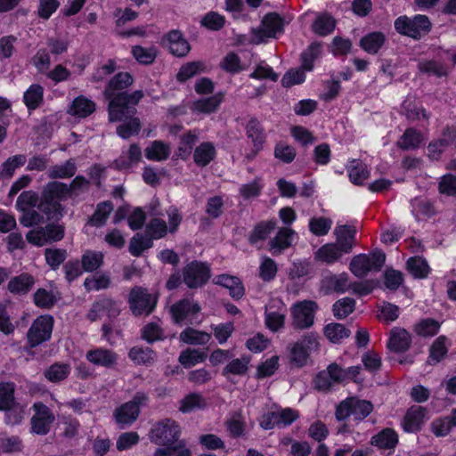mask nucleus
Instances as JSON below:
<instances>
[{
	"instance_id": "obj_21",
	"label": "nucleus",
	"mask_w": 456,
	"mask_h": 456,
	"mask_svg": "<svg viewBox=\"0 0 456 456\" xmlns=\"http://www.w3.org/2000/svg\"><path fill=\"white\" fill-rule=\"evenodd\" d=\"M86 358L92 364L105 368H112L116 365L118 361V355L111 350L96 347L89 350Z\"/></svg>"
},
{
	"instance_id": "obj_18",
	"label": "nucleus",
	"mask_w": 456,
	"mask_h": 456,
	"mask_svg": "<svg viewBox=\"0 0 456 456\" xmlns=\"http://www.w3.org/2000/svg\"><path fill=\"white\" fill-rule=\"evenodd\" d=\"M456 142V127H446L440 137L428 145L429 157L437 159L442 152Z\"/></svg>"
},
{
	"instance_id": "obj_39",
	"label": "nucleus",
	"mask_w": 456,
	"mask_h": 456,
	"mask_svg": "<svg viewBox=\"0 0 456 456\" xmlns=\"http://www.w3.org/2000/svg\"><path fill=\"white\" fill-rule=\"evenodd\" d=\"M70 365L56 362L52 364L45 371V377L50 382H60L68 378L70 373Z\"/></svg>"
},
{
	"instance_id": "obj_13",
	"label": "nucleus",
	"mask_w": 456,
	"mask_h": 456,
	"mask_svg": "<svg viewBox=\"0 0 456 456\" xmlns=\"http://www.w3.org/2000/svg\"><path fill=\"white\" fill-rule=\"evenodd\" d=\"M287 307L278 297L272 298L265 306V322L266 327L273 331H279L284 327Z\"/></svg>"
},
{
	"instance_id": "obj_12",
	"label": "nucleus",
	"mask_w": 456,
	"mask_h": 456,
	"mask_svg": "<svg viewBox=\"0 0 456 456\" xmlns=\"http://www.w3.org/2000/svg\"><path fill=\"white\" fill-rule=\"evenodd\" d=\"M147 399L143 393H137L130 402L118 407L114 412L118 424L125 426L135 421L140 413V407L146 403Z\"/></svg>"
},
{
	"instance_id": "obj_61",
	"label": "nucleus",
	"mask_w": 456,
	"mask_h": 456,
	"mask_svg": "<svg viewBox=\"0 0 456 456\" xmlns=\"http://www.w3.org/2000/svg\"><path fill=\"white\" fill-rule=\"evenodd\" d=\"M264 184L261 179L256 178L254 181L242 184L240 187V194L244 200H249L260 195Z\"/></svg>"
},
{
	"instance_id": "obj_27",
	"label": "nucleus",
	"mask_w": 456,
	"mask_h": 456,
	"mask_svg": "<svg viewBox=\"0 0 456 456\" xmlns=\"http://www.w3.org/2000/svg\"><path fill=\"white\" fill-rule=\"evenodd\" d=\"M214 282L228 289L230 295L234 298H240L244 295V287L236 276L221 274L214 278Z\"/></svg>"
},
{
	"instance_id": "obj_26",
	"label": "nucleus",
	"mask_w": 456,
	"mask_h": 456,
	"mask_svg": "<svg viewBox=\"0 0 456 456\" xmlns=\"http://www.w3.org/2000/svg\"><path fill=\"white\" fill-rule=\"evenodd\" d=\"M224 94L217 93L210 97L195 101L191 105L194 112L209 114L216 111L224 100Z\"/></svg>"
},
{
	"instance_id": "obj_15",
	"label": "nucleus",
	"mask_w": 456,
	"mask_h": 456,
	"mask_svg": "<svg viewBox=\"0 0 456 456\" xmlns=\"http://www.w3.org/2000/svg\"><path fill=\"white\" fill-rule=\"evenodd\" d=\"M209 277V269L202 263L191 262L183 270V281L189 288L202 286Z\"/></svg>"
},
{
	"instance_id": "obj_57",
	"label": "nucleus",
	"mask_w": 456,
	"mask_h": 456,
	"mask_svg": "<svg viewBox=\"0 0 456 456\" xmlns=\"http://www.w3.org/2000/svg\"><path fill=\"white\" fill-rule=\"evenodd\" d=\"M44 89L39 85H32L24 94V102L28 109H36L43 100Z\"/></svg>"
},
{
	"instance_id": "obj_38",
	"label": "nucleus",
	"mask_w": 456,
	"mask_h": 456,
	"mask_svg": "<svg viewBox=\"0 0 456 456\" xmlns=\"http://www.w3.org/2000/svg\"><path fill=\"white\" fill-rule=\"evenodd\" d=\"M423 137L420 132L409 128L397 141V145L403 150H413L422 142Z\"/></svg>"
},
{
	"instance_id": "obj_24",
	"label": "nucleus",
	"mask_w": 456,
	"mask_h": 456,
	"mask_svg": "<svg viewBox=\"0 0 456 456\" xmlns=\"http://www.w3.org/2000/svg\"><path fill=\"white\" fill-rule=\"evenodd\" d=\"M334 233L336 236V244H338L344 253H349L354 244L356 229L349 225H338L334 230Z\"/></svg>"
},
{
	"instance_id": "obj_1",
	"label": "nucleus",
	"mask_w": 456,
	"mask_h": 456,
	"mask_svg": "<svg viewBox=\"0 0 456 456\" xmlns=\"http://www.w3.org/2000/svg\"><path fill=\"white\" fill-rule=\"evenodd\" d=\"M133 82V77L129 73L120 72L105 87L104 95L109 100V118L111 122L124 120L135 114V105L144 95L142 91L137 90L132 94L118 92L130 86Z\"/></svg>"
},
{
	"instance_id": "obj_59",
	"label": "nucleus",
	"mask_w": 456,
	"mask_h": 456,
	"mask_svg": "<svg viewBox=\"0 0 456 456\" xmlns=\"http://www.w3.org/2000/svg\"><path fill=\"white\" fill-rule=\"evenodd\" d=\"M355 306V301L351 297H344L338 300L333 305V313L338 319L346 318L353 313Z\"/></svg>"
},
{
	"instance_id": "obj_4",
	"label": "nucleus",
	"mask_w": 456,
	"mask_h": 456,
	"mask_svg": "<svg viewBox=\"0 0 456 456\" xmlns=\"http://www.w3.org/2000/svg\"><path fill=\"white\" fill-rule=\"evenodd\" d=\"M53 322V318L48 314L40 315L34 320L27 332V346L25 350L28 353H30L34 347L51 338Z\"/></svg>"
},
{
	"instance_id": "obj_11",
	"label": "nucleus",
	"mask_w": 456,
	"mask_h": 456,
	"mask_svg": "<svg viewBox=\"0 0 456 456\" xmlns=\"http://www.w3.org/2000/svg\"><path fill=\"white\" fill-rule=\"evenodd\" d=\"M130 309L134 315L150 314L157 304V297L141 287L134 288L128 298Z\"/></svg>"
},
{
	"instance_id": "obj_40",
	"label": "nucleus",
	"mask_w": 456,
	"mask_h": 456,
	"mask_svg": "<svg viewBox=\"0 0 456 456\" xmlns=\"http://www.w3.org/2000/svg\"><path fill=\"white\" fill-rule=\"evenodd\" d=\"M448 339L444 336L438 337L430 347L428 362L435 364L439 362L447 354Z\"/></svg>"
},
{
	"instance_id": "obj_8",
	"label": "nucleus",
	"mask_w": 456,
	"mask_h": 456,
	"mask_svg": "<svg viewBox=\"0 0 456 456\" xmlns=\"http://www.w3.org/2000/svg\"><path fill=\"white\" fill-rule=\"evenodd\" d=\"M283 31V20L276 13L266 14L261 25L252 29L251 43L259 45L266 42L270 38H275Z\"/></svg>"
},
{
	"instance_id": "obj_60",
	"label": "nucleus",
	"mask_w": 456,
	"mask_h": 456,
	"mask_svg": "<svg viewBox=\"0 0 456 456\" xmlns=\"http://www.w3.org/2000/svg\"><path fill=\"white\" fill-rule=\"evenodd\" d=\"M227 430L233 437H239L244 434L246 423L240 412L233 413L226 422Z\"/></svg>"
},
{
	"instance_id": "obj_2",
	"label": "nucleus",
	"mask_w": 456,
	"mask_h": 456,
	"mask_svg": "<svg viewBox=\"0 0 456 456\" xmlns=\"http://www.w3.org/2000/svg\"><path fill=\"white\" fill-rule=\"evenodd\" d=\"M181 428L173 419H166L158 422L149 434L150 440L160 446L153 456H191L183 441H178Z\"/></svg>"
},
{
	"instance_id": "obj_9",
	"label": "nucleus",
	"mask_w": 456,
	"mask_h": 456,
	"mask_svg": "<svg viewBox=\"0 0 456 456\" xmlns=\"http://www.w3.org/2000/svg\"><path fill=\"white\" fill-rule=\"evenodd\" d=\"M373 410L370 402L351 397L339 403L336 411L337 419H346L348 417H354V419H362L366 418Z\"/></svg>"
},
{
	"instance_id": "obj_6",
	"label": "nucleus",
	"mask_w": 456,
	"mask_h": 456,
	"mask_svg": "<svg viewBox=\"0 0 456 456\" xmlns=\"http://www.w3.org/2000/svg\"><path fill=\"white\" fill-rule=\"evenodd\" d=\"M168 224L159 218L153 217L146 226V232L151 239H160L167 235V232L174 233L178 230L182 223L183 216L177 208L171 207L167 211Z\"/></svg>"
},
{
	"instance_id": "obj_55",
	"label": "nucleus",
	"mask_w": 456,
	"mask_h": 456,
	"mask_svg": "<svg viewBox=\"0 0 456 456\" xmlns=\"http://www.w3.org/2000/svg\"><path fill=\"white\" fill-rule=\"evenodd\" d=\"M103 262V255L101 252L86 251L82 256L81 264L86 272H93L98 269Z\"/></svg>"
},
{
	"instance_id": "obj_23",
	"label": "nucleus",
	"mask_w": 456,
	"mask_h": 456,
	"mask_svg": "<svg viewBox=\"0 0 456 456\" xmlns=\"http://www.w3.org/2000/svg\"><path fill=\"white\" fill-rule=\"evenodd\" d=\"M297 239V233L290 228L284 227L278 231L277 234L270 240V250L273 254H280L289 248Z\"/></svg>"
},
{
	"instance_id": "obj_62",
	"label": "nucleus",
	"mask_w": 456,
	"mask_h": 456,
	"mask_svg": "<svg viewBox=\"0 0 456 456\" xmlns=\"http://www.w3.org/2000/svg\"><path fill=\"white\" fill-rule=\"evenodd\" d=\"M142 337L149 343L162 340L165 338L163 330L156 322L146 324L142 330Z\"/></svg>"
},
{
	"instance_id": "obj_52",
	"label": "nucleus",
	"mask_w": 456,
	"mask_h": 456,
	"mask_svg": "<svg viewBox=\"0 0 456 456\" xmlns=\"http://www.w3.org/2000/svg\"><path fill=\"white\" fill-rule=\"evenodd\" d=\"M134 58L141 64H151L157 57V50L155 47H142L140 45L132 48Z\"/></svg>"
},
{
	"instance_id": "obj_58",
	"label": "nucleus",
	"mask_w": 456,
	"mask_h": 456,
	"mask_svg": "<svg viewBox=\"0 0 456 456\" xmlns=\"http://www.w3.org/2000/svg\"><path fill=\"white\" fill-rule=\"evenodd\" d=\"M204 69V63L201 61L188 62L181 67L176 77L179 81L184 82L196 74L203 71Z\"/></svg>"
},
{
	"instance_id": "obj_50",
	"label": "nucleus",
	"mask_w": 456,
	"mask_h": 456,
	"mask_svg": "<svg viewBox=\"0 0 456 456\" xmlns=\"http://www.w3.org/2000/svg\"><path fill=\"white\" fill-rule=\"evenodd\" d=\"M409 272L419 279H423L429 273L430 268L428 262L422 257H411L407 262Z\"/></svg>"
},
{
	"instance_id": "obj_63",
	"label": "nucleus",
	"mask_w": 456,
	"mask_h": 456,
	"mask_svg": "<svg viewBox=\"0 0 456 456\" xmlns=\"http://www.w3.org/2000/svg\"><path fill=\"white\" fill-rule=\"evenodd\" d=\"M69 191V188L59 182L49 183L45 190V197L52 200L58 199L61 200L65 197Z\"/></svg>"
},
{
	"instance_id": "obj_46",
	"label": "nucleus",
	"mask_w": 456,
	"mask_h": 456,
	"mask_svg": "<svg viewBox=\"0 0 456 456\" xmlns=\"http://www.w3.org/2000/svg\"><path fill=\"white\" fill-rule=\"evenodd\" d=\"M326 338L332 343H339L348 338L350 331L341 323H329L324 328Z\"/></svg>"
},
{
	"instance_id": "obj_7",
	"label": "nucleus",
	"mask_w": 456,
	"mask_h": 456,
	"mask_svg": "<svg viewBox=\"0 0 456 456\" xmlns=\"http://www.w3.org/2000/svg\"><path fill=\"white\" fill-rule=\"evenodd\" d=\"M395 28L399 34L418 39L430 31L431 22L427 16L421 14L413 18L400 16L395 21Z\"/></svg>"
},
{
	"instance_id": "obj_31",
	"label": "nucleus",
	"mask_w": 456,
	"mask_h": 456,
	"mask_svg": "<svg viewBox=\"0 0 456 456\" xmlns=\"http://www.w3.org/2000/svg\"><path fill=\"white\" fill-rule=\"evenodd\" d=\"M171 150L169 144L162 141H153L144 150L145 157L152 161L166 160L170 155Z\"/></svg>"
},
{
	"instance_id": "obj_42",
	"label": "nucleus",
	"mask_w": 456,
	"mask_h": 456,
	"mask_svg": "<svg viewBox=\"0 0 456 456\" xmlns=\"http://www.w3.org/2000/svg\"><path fill=\"white\" fill-rule=\"evenodd\" d=\"M250 362L249 356H242L240 358H236L229 362L226 366L224 368L223 374L224 376L228 375H237L242 376L245 375L248 370V364Z\"/></svg>"
},
{
	"instance_id": "obj_19",
	"label": "nucleus",
	"mask_w": 456,
	"mask_h": 456,
	"mask_svg": "<svg viewBox=\"0 0 456 456\" xmlns=\"http://www.w3.org/2000/svg\"><path fill=\"white\" fill-rule=\"evenodd\" d=\"M428 419V416L425 408L419 405H413L407 411L402 426L406 432H417Z\"/></svg>"
},
{
	"instance_id": "obj_22",
	"label": "nucleus",
	"mask_w": 456,
	"mask_h": 456,
	"mask_svg": "<svg viewBox=\"0 0 456 456\" xmlns=\"http://www.w3.org/2000/svg\"><path fill=\"white\" fill-rule=\"evenodd\" d=\"M411 344V334L403 328L395 327L390 330L387 347L394 352H404Z\"/></svg>"
},
{
	"instance_id": "obj_48",
	"label": "nucleus",
	"mask_w": 456,
	"mask_h": 456,
	"mask_svg": "<svg viewBox=\"0 0 456 456\" xmlns=\"http://www.w3.org/2000/svg\"><path fill=\"white\" fill-rule=\"evenodd\" d=\"M199 134L196 131H189L181 137L180 145L178 147V156L181 159H187L191 153V150L198 141Z\"/></svg>"
},
{
	"instance_id": "obj_28",
	"label": "nucleus",
	"mask_w": 456,
	"mask_h": 456,
	"mask_svg": "<svg viewBox=\"0 0 456 456\" xmlns=\"http://www.w3.org/2000/svg\"><path fill=\"white\" fill-rule=\"evenodd\" d=\"M386 42V36L382 32H371L360 40L361 48L370 53L376 54Z\"/></svg>"
},
{
	"instance_id": "obj_17",
	"label": "nucleus",
	"mask_w": 456,
	"mask_h": 456,
	"mask_svg": "<svg viewBox=\"0 0 456 456\" xmlns=\"http://www.w3.org/2000/svg\"><path fill=\"white\" fill-rule=\"evenodd\" d=\"M120 306L110 298H103L95 302L88 313V318L92 322L101 320L103 317L113 318L119 314Z\"/></svg>"
},
{
	"instance_id": "obj_30",
	"label": "nucleus",
	"mask_w": 456,
	"mask_h": 456,
	"mask_svg": "<svg viewBox=\"0 0 456 456\" xmlns=\"http://www.w3.org/2000/svg\"><path fill=\"white\" fill-rule=\"evenodd\" d=\"M216 154V151L214 144L209 142H205L195 148L193 159L197 166L206 167L215 159Z\"/></svg>"
},
{
	"instance_id": "obj_53",
	"label": "nucleus",
	"mask_w": 456,
	"mask_h": 456,
	"mask_svg": "<svg viewBox=\"0 0 456 456\" xmlns=\"http://www.w3.org/2000/svg\"><path fill=\"white\" fill-rule=\"evenodd\" d=\"M76 165L72 160H68L63 164L55 165L48 171L51 178H69L76 173Z\"/></svg>"
},
{
	"instance_id": "obj_49",
	"label": "nucleus",
	"mask_w": 456,
	"mask_h": 456,
	"mask_svg": "<svg viewBox=\"0 0 456 456\" xmlns=\"http://www.w3.org/2000/svg\"><path fill=\"white\" fill-rule=\"evenodd\" d=\"M134 114L123 121H126L117 127V134L123 139H127L139 133L141 129V122L139 118H134Z\"/></svg>"
},
{
	"instance_id": "obj_36",
	"label": "nucleus",
	"mask_w": 456,
	"mask_h": 456,
	"mask_svg": "<svg viewBox=\"0 0 456 456\" xmlns=\"http://www.w3.org/2000/svg\"><path fill=\"white\" fill-rule=\"evenodd\" d=\"M180 340L190 345H206L211 339V335L208 332L187 328L180 333Z\"/></svg>"
},
{
	"instance_id": "obj_33",
	"label": "nucleus",
	"mask_w": 456,
	"mask_h": 456,
	"mask_svg": "<svg viewBox=\"0 0 456 456\" xmlns=\"http://www.w3.org/2000/svg\"><path fill=\"white\" fill-rule=\"evenodd\" d=\"M35 283L34 278L28 273L13 277L8 282V289L13 294H27Z\"/></svg>"
},
{
	"instance_id": "obj_54",
	"label": "nucleus",
	"mask_w": 456,
	"mask_h": 456,
	"mask_svg": "<svg viewBox=\"0 0 456 456\" xmlns=\"http://www.w3.org/2000/svg\"><path fill=\"white\" fill-rule=\"evenodd\" d=\"M142 158L141 148L137 144H131L126 156H121L116 161L119 168H127L134 163H137Z\"/></svg>"
},
{
	"instance_id": "obj_16",
	"label": "nucleus",
	"mask_w": 456,
	"mask_h": 456,
	"mask_svg": "<svg viewBox=\"0 0 456 456\" xmlns=\"http://www.w3.org/2000/svg\"><path fill=\"white\" fill-rule=\"evenodd\" d=\"M35 415L31 419V430L37 435H45L55 419L50 409L43 403H35Z\"/></svg>"
},
{
	"instance_id": "obj_37",
	"label": "nucleus",
	"mask_w": 456,
	"mask_h": 456,
	"mask_svg": "<svg viewBox=\"0 0 456 456\" xmlns=\"http://www.w3.org/2000/svg\"><path fill=\"white\" fill-rule=\"evenodd\" d=\"M371 443L381 449H392L397 444L398 436L393 429L386 428L374 436Z\"/></svg>"
},
{
	"instance_id": "obj_10",
	"label": "nucleus",
	"mask_w": 456,
	"mask_h": 456,
	"mask_svg": "<svg viewBox=\"0 0 456 456\" xmlns=\"http://www.w3.org/2000/svg\"><path fill=\"white\" fill-rule=\"evenodd\" d=\"M318 306L314 301L303 300L290 307L291 323L297 330H305L313 326Z\"/></svg>"
},
{
	"instance_id": "obj_3",
	"label": "nucleus",
	"mask_w": 456,
	"mask_h": 456,
	"mask_svg": "<svg viewBox=\"0 0 456 456\" xmlns=\"http://www.w3.org/2000/svg\"><path fill=\"white\" fill-rule=\"evenodd\" d=\"M319 338L315 333H308L289 346V361L302 367L308 362L310 355L319 350Z\"/></svg>"
},
{
	"instance_id": "obj_64",
	"label": "nucleus",
	"mask_w": 456,
	"mask_h": 456,
	"mask_svg": "<svg viewBox=\"0 0 456 456\" xmlns=\"http://www.w3.org/2000/svg\"><path fill=\"white\" fill-rule=\"evenodd\" d=\"M152 245L151 240L141 234L134 236L129 244V251L134 256H139L145 249Z\"/></svg>"
},
{
	"instance_id": "obj_5",
	"label": "nucleus",
	"mask_w": 456,
	"mask_h": 456,
	"mask_svg": "<svg viewBox=\"0 0 456 456\" xmlns=\"http://www.w3.org/2000/svg\"><path fill=\"white\" fill-rule=\"evenodd\" d=\"M386 260L385 254L380 250L370 254H359L354 256L349 270L358 278L366 276L370 272L379 271Z\"/></svg>"
},
{
	"instance_id": "obj_20",
	"label": "nucleus",
	"mask_w": 456,
	"mask_h": 456,
	"mask_svg": "<svg viewBox=\"0 0 456 456\" xmlns=\"http://www.w3.org/2000/svg\"><path fill=\"white\" fill-rule=\"evenodd\" d=\"M351 282L346 273L339 274L328 273L322 280V289L326 293H344L350 289Z\"/></svg>"
},
{
	"instance_id": "obj_25",
	"label": "nucleus",
	"mask_w": 456,
	"mask_h": 456,
	"mask_svg": "<svg viewBox=\"0 0 456 456\" xmlns=\"http://www.w3.org/2000/svg\"><path fill=\"white\" fill-rule=\"evenodd\" d=\"M167 43L170 53L175 56H185L190 51L189 43L183 37L182 34L177 30L171 31L167 34Z\"/></svg>"
},
{
	"instance_id": "obj_45",
	"label": "nucleus",
	"mask_w": 456,
	"mask_h": 456,
	"mask_svg": "<svg viewBox=\"0 0 456 456\" xmlns=\"http://www.w3.org/2000/svg\"><path fill=\"white\" fill-rule=\"evenodd\" d=\"M276 226V221L268 220L259 223L255 226L254 230L249 235L250 243L254 244L259 240L266 239L270 233L274 230Z\"/></svg>"
},
{
	"instance_id": "obj_47",
	"label": "nucleus",
	"mask_w": 456,
	"mask_h": 456,
	"mask_svg": "<svg viewBox=\"0 0 456 456\" xmlns=\"http://www.w3.org/2000/svg\"><path fill=\"white\" fill-rule=\"evenodd\" d=\"M206 354L199 349H186L180 354L179 362L184 368H191L204 362Z\"/></svg>"
},
{
	"instance_id": "obj_44",
	"label": "nucleus",
	"mask_w": 456,
	"mask_h": 456,
	"mask_svg": "<svg viewBox=\"0 0 456 456\" xmlns=\"http://www.w3.org/2000/svg\"><path fill=\"white\" fill-rule=\"evenodd\" d=\"M336 26L335 20L328 14H320L316 17L312 25L314 33L320 36H327L330 34Z\"/></svg>"
},
{
	"instance_id": "obj_29",
	"label": "nucleus",
	"mask_w": 456,
	"mask_h": 456,
	"mask_svg": "<svg viewBox=\"0 0 456 456\" xmlns=\"http://www.w3.org/2000/svg\"><path fill=\"white\" fill-rule=\"evenodd\" d=\"M95 110L94 102L83 96L75 98L69 109V113L77 118H86L91 115Z\"/></svg>"
},
{
	"instance_id": "obj_34",
	"label": "nucleus",
	"mask_w": 456,
	"mask_h": 456,
	"mask_svg": "<svg viewBox=\"0 0 456 456\" xmlns=\"http://www.w3.org/2000/svg\"><path fill=\"white\" fill-rule=\"evenodd\" d=\"M344 254L338 244L327 243L317 250L315 257L327 264H333L339 260Z\"/></svg>"
},
{
	"instance_id": "obj_41",
	"label": "nucleus",
	"mask_w": 456,
	"mask_h": 456,
	"mask_svg": "<svg viewBox=\"0 0 456 456\" xmlns=\"http://www.w3.org/2000/svg\"><path fill=\"white\" fill-rule=\"evenodd\" d=\"M247 134L248 137L251 139V142L254 146L253 155H256V152H258L261 150L262 144L265 141L263 129L258 121L250 120L248 122V124L247 125Z\"/></svg>"
},
{
	"instance_id": "obj_51",
	"label": "nucleus",
	"mask_w": 456,
	"mask_h": 456,
	"mask_svg": "<svg viewBox=\"0 0 456 456\" xmlns=\"http://www.w3.org/2000/svg\"><path fill=\"white\" fill-rule=\"evenodd\" d=\"M27 161L25 155H15L9 158L0 167V176L2 177H12L15 170L22 167Z\"/></svg>"
},
{
	"instance_id": "obj_56",
	"label": "nucleus",
	"mask_w": 456,
	"mask_h": 456,
	"mask_svg": "<svg viewBox=\"0 0 456 456\" xmlns=\"http://www.w3.org/2000/svg\"><path fill=\"white\" fill-rule=\"evenodd\" d=\"M332 220L328 217H313L309 221V230L316 236L326 235L330 230Z\"/></svg>"
},
{
	"instance_id": "obj_32",
	"label": "nucleus",
	"mask_w": 456,
	"mask_h": 456,
	"mask_svg": "<svg viewBox=\"0 0 456 456\" xmlns=\"http://www.w3.org/2000/svg\"><path fill=\"white\" fill-rule=\"evenodd\" d=\"M347 172L350 181L357 185L362 184L370 175V170L367 166L357 159H353L349 162Z\"/></svg>"
},
{
	"instance_id": "obj_43",
	"label": "nucleus",
	"mask_w": 456,
	"mask_h": 456,
	"mask_svg": "<svg viewBox=\"0 0 456 456\" xmlns=\"http://www.w3.org/2000/svg\"><path fill=\"white\" fill-rule=\"evenodd\" d=\"M112 210L113 205L110 201L98 204L94 215L89 219V224L96 227L104 225Z\"/></svg>"
},
{
	"instance_id": "obj_14",
	"label": "nucleus",
	"mask_w": 456,
	"mask_h": 456,
	"mask_svg": "<svg viewBox=\"0 0 456 456\" xmlns=\"http://www.w3.org/2000/svg\"><path fill=\"white\" fill-rule=\"evenodd\" d=\"M200 308L197 303L190 299H182L170 308L173 321L176 324L191 323Z\"/></svg>"
},
{
	"instance_id": "obj_35",
	"label": "nucleus",
	"mask_w": 456,
	"mask_h": 456,
	"mask_svg": "<svg viewBox=\"0 0 456 456\" xmlns=\"http://www.w3.org/2000/svg\"><path fill=\"white\" fill-rule=\"evenodd\" d=\"M207 406L206 399L200 394L191 393L180 401L179 411L183 413L204 409Z\"/></svg>"
}]
</instances>
